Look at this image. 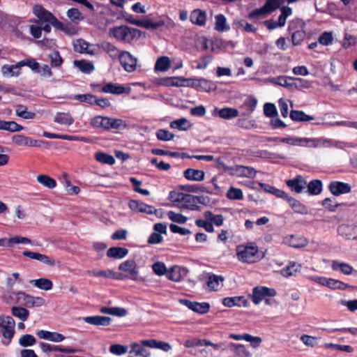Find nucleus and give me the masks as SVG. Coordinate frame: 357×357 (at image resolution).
Returning <instances> with one entry per match:
<instances>
[{
  "label": "nucleus",
  "instance_id": "obj_37",
  "mask_svg": "<svg viewBox=\"0 0 357 357\" xmlns=\"http://www.w3.org/2000/svg\"><path fill=\"white\" fill-rule=\"evenodd\" d=\"M171 66V61L168 56H160L158 58L155 64V70L166 71Z\"/></svg>",
  "mask_w": 357,
  "mask_h": 357
},
{
  "label": "nucleus",
  "instance_id": "obj_59",
  "mask_svg": "<svg viewBox=\"0 0 357 357\" xmlns=\"http://www.w3.org/2000/svg\"><path fill=\"white\" fill-rule=\"evenodd\" d=\"M36 343L35 337L32 335L26 334L19 339V344L22 347H28Z\"/></svg>",
  "mask_w": 357,
  "mask_h": 357
},
{
  "label": "nucleus",
  "instance_id": "obj_1",
  "mask_svg": "<svg viewBox=\"0 0 357 357\" xmlns=\"http://www.w3.org/2000/svg\"><path fill=\"white\" fill-rule=\"evenodd\" d=\"M236 255L238 260L244 263H255L259 260V249L254 243L238 245Z\"/></svg>",
  "mask_w": 357,
  "mask_h": 357
},
{
  "label": "nucleus",
  "instance_id": "obj_23",
  "mask_svg": "<svg viewBox=\"0 0 357 357\" xmlns=\"http://www.w3.org/2000/svg\"><path fill=\"white\" fill-rule=\"evenodd\" d=\"M86 323L94 326H109L111 324L112 319L104 316H91L84 318Z\"/></svg>",
  "mask_w": 357,
  "mask_h": 357
},
{
  "label": "nucleus",
  "instance_id": "obj_9",
  "mask_svg": "<svg viewBox=\"0 0 357 357\" xmlns=\"http://www.w3.org/2000/svg\"><path fill=\"white\" fill-rule=\"evenodd\" d=\"M180 303L199 314H206L210 310V304L207 302L198 303L187 299H180Z\"/></svg>",
  "mask_w": 357,
  "mask_h": 357
},
{
  "label": "nucleus",
  "instance_id": "obj_3",
  "mask_svg": "<svg viewBox=\"0 0 357 357\" xmlns=\"http://www.w3.org/2000/svg\"><path fill=\"white\" fill-rule=\"evenodd\" d=\"M139 30L127 26H119L111 28L109 34L118 40L130 42L139 33Z\"/></svg>",
  "mask_w": 357,
  "mask_h": 357
},
{
  "label": "nucleus",
  "instance_id": "obj_28",
  "mask_svg": "<svg viewBox=\"0 0 357 357\" xmlns=\"http://www.w3.org/2000/svg\"><path fill=\"white\" fill-rule=\"evenodd\" d=\"M88 273L92 275L94 277H102L105 278H112V279H122V275L119 273L114 272L112 270H106V271H89Z\"/></svg>",
  "mask_w": 357,
  "mask_h": 357
},
{
  "label": "nucleus",
  "instance_id": "obj_50",
  "mask_svg": "<svg viewBox=\"0 0 357 357\" xmlns=\"http://www.w3.org/2000/svg\"><path fill=\"white\" fill-rule=\"evenodd\" d=\"M95 158L97 161L102 164L112 165L115 163V159L112 155L102 152L96 153Z\"/></svg>",
  "mask_w": 357,
  "mask_h": 357
},
{
  "label": "nucleus",
  "instance_id": "obj_61",
  "mask_svg": "<svg viewBox=\"0 0 357 357\" xmlns=\"http://www.w3.org/2000/svg\"><path fill=\"white\" fill-rule=\"evenodd\" d=\"M20 244V243H22V244H31V239L26 238V237H24V236H15L9 239H8V241H7V246H10L11 244Z\"/></svg>",
  "mask_w": 357,
  "mask_h": 357
},
{
  "label": "nucleus",
  "instance_id": "obj_19",
  "mask_svg": "<svg viewBox=\"0 0 357 357\" xmlns=\"http://www.w3.org/2000/svg\"><path fill=\"white\" fill-rule=\"evenodd\" d=\"M288 187L296 193H301L307 185V181L301 176H297L293 179L287 181Z\"/></svg>",
  "mask_w": 357,
  "mask_h": 357
},
{
  "label": "nucleus",
  "instance_id": "obj_11",
  "mask_svg": "<svg viewBox=\"0 0 357 357\" xmlns=\"http://www.w3.org/2000/svg\"><path fill=\"white\" fill-rule=\"evenodd\" d=\"M276 291L273 289L265 287H257L254 288L252 299L255 304H259L266 296H274Z\"/></svg>",
  "mask_w": 357,
  "mask_h": 357
},
{
  "label": "nucleus",
  "instance_id": "obj_43",
  "mask_svg": "<svg viewBox=\"0 0 357 357\" xmlns=\"http://www.w3.org/2000/svg\"><path fill=\"white\" fill-rule=\"evenodd\" d=\"M73 64L84 73H90L94 70V66L85 60H75Z\"/></svg>",
  "mask_w": 357,
  "mask_h": 357
},
{
  "label": "nucleus",
  "instance_id": "obj_2",
  "mask_svg": "<svg viewBox=\"0 0 357 357\" xmlns=\"http://www.w3.org/2000/svg\"><path fill=\"white\" fill-rule=\"evenodd\" d=\"M337 234L345 241L357 242V220L340 224L337 227Z\"/></svg>",
  "mask_w": 357,
  "mask_h": 357
},
{
  "label": "nucleus",
  "instance_id": "obj_12",
  "mask_svg": "<svg viewBox=\"0 0 357 357\" xmlns=\"http://www.w3.org/2000/svg\"><path fill=\"white\" fill-rule=\"evenodd\" d=\"M282 243L294 248H301L307 245L308 240L301 236L291 234L283 238Z\"/></svg>",
  "mask_w": 357,
  "mask_h": 357
},
{
  "label": "nucleus",
  "instance_id": "obj_60",
  "mask_svg": "<svg viewBox=\"0 0 357 357\" xmlns=\"http://www.w3.org/2000/svg\"><path fill=\"white\" fill-rule=\"evenodd\" d=\"M22 280L20 277V274L18 273H13L11 275H8L6 278V285L8 289H9L12 291V289L15 284L17 282H22ZM10 294V292H9Z\"/></svg>",
  "mask_w": 357,
  "mask_h": 357
},
{
  "label": "nucleus",
  "instance_id": "obj_44",
  "mask_svg": "<svg viewBox=\"0 0 357 357\" xmlns=\"http://www.w3.org/2000/svg\"><path fill=\"white\" fill-rule=\"evenodd\" d=\"M294 78L285 76H278L277 77H272L268 81L274 84H278L281 86L289 88L293 86V83H290L289 80H293Z\"/></svg>",
  "mask_w": 357,
  "mask_h": 357
},
{
  "label": "nucleus",
  "instance_id": "obj_17",
  "mask_svg": "<svg viewBox=\"0 0 357 357\" xmlns=\"http://www.w3.org/2000/svg\"><path fill=\"white\" fill-rule=\"evenodd\" d=\"M40 347L43 353L45 354H50L53 351H58V352H62L66 354H72L75 353L77 351L76 349L68 348V347H64L62 346H58V345H51L48 343L45 342H40Z\"/></svg>",
  "mask_w": 357,
  "mask_h": 357
},
{
  "label": "nucleus",
  "instance_id": "obj_29",
  "mask_svg": "<svg viewBox=\"0 0 357 357\" xmlns=\"http://www.w3.org/2000/svg\"><path fill=\"white\" fill-rule=\"evenodd\" d=\"M184 177L193 181H202L204 179V172L202 170L188 169L183 173Z\"/></svg>",
  "mask_w": 357,
  "mask_h": 357
},
{
  "label": "nucleus",
  "instance_id": "obj_39",
  "mask_svg": "<svg viewBox=\"0 0 357 357\" xmlns=\"http://www.w3.org/2000/svg\"><path fill=\"white\" fill-rule=\"evenodd\" d=\"M306 187L307 188V192L311 195H319L322 191V183L320 180H312Z\"/></svg>",
  "mask_w": 357,
  "mask_h": 357
},
{
  "label": "nucleus",
  "instance_id": "obj_33",
  "mask_svg": "<svg viewBox=\"0 0 357 357\" xmlns=\"http://www.w3.org/2000/svg\"><path fill=\"white\" fill-rule=\"evenodd\" d=\"M190 21L195 24L202 26L206 22V13L201 10H195L191 13Z\"/></svg>",
  "mask_w": 357,
  "mask_h": 357
},
{
  "label": "nucleus",
  "instance_id": "obj_5",
  "mask_svg": "<svg viewBox=\"0 0 357 357\" xmlns=\"http://www.w3.org/2000/svg\"><path fill=\"white\" fill-rule=\"evenodd\" d=\"M10 294L15 296L17 303H22L26 307H41L45 304V301L43 298L39 296L35 297L24 291H12Z\"/></svg>",
  "mask_w": 357,
  "mask_h": 357
},
{
  "label": "nucleus",
  "instance_id": "obj_22",
  "mask_svg": "<svg viewBox=\"0 0 357 357\" xmlns=\"http://www.w3.org/2000/svg\"><path fill=\"white\" fill-rule=\"evenodd\" d=\"M23 63L19 61L15 65H3L1 67V73L5 77L18 76L20 73V68L23 66Z\"/></svg>",
  "mask_w": 357,
  "mask_h": 357
},
{
  "label": "nucleus",
  "instance_id": "obj_36",
  "mask_svg": "<svg viewBox=\"0 0 357 357\" xmlns=\"http://www.w3.org/2000/svg\"><path fill=\"white\" fill-rule=\"evenodd\" d=\"M135 25L138 26L144 27L147 29L155 30L161 26L163 24L162 22H155L149 19H146L140 21L133 22Z\"/></svg>",
  "mask_w": 357,
  "mask_h": 357
},
{
  "label": "nucleus",
  "instance_id": "obj_10",
  "mask_svg": "<svg viewBox=\"0 0 357 357\" xmlns=\"http://www.w3.org/2000/svg\"><path fill=\"white\" fill-rule=\"evenodd\" d=\"M121 64L129 73L136 70L137 60L128 52H122L119 55Z\"/></svg>",
  "mask_w": 357,
  "mask_h": 357
},
{
  "label": "nucleus",
  "instance_id": "obj_13",
  "mask_svg": "<svg viewBox=\"0 0 357 357\" xmlns=\"http://www.w3.org/2000/svg\"><path fill=\"white\" fill-rule=\"evenodd\" d=\"M119 270L129 274L131 280H136L139 274L136 262L132 259H129L122 262L119 266Z\"/></svg>",
  "mask_w": 357,
  "mask_h": 357
},
{
  "label": "nucleus",
  "instance_id": "obj_14",
  "mask_svg": "<svg viewBox=\"0 0 357 357\" xmlns=\"http://www.w3.org/2000/svg\"><path fill=\"white\" fill-rule=\"evenodd\" d=\"M351 185L341 181H332L328 185V190L332 195L339 196L351 192Z\"/></svg>",
  "mask_w": 357,
  "mask_h": 357
},
{
  "label": "nucleus",
  "instance_id": "obj_47",
  "mask_svg": "<svg viewBox=\"0 0 357 357\" xmlns=\"http://www.w3.org/2000/svg\"><path fill=\"white\" fill-rule=\"evenodd\" d=\"M331 266L335 271L340 269L342 273L345 275H350L353 271V268L349 264L344 262H339L338 261H333Z\"/></svg>",
  "mask_w": 357,
  "mask_h": 357
},
{
  "label": "nucleus",
  "instance_id": "obj_30",
  "mask_svg": "<svg viewBox=\"0 0 357 357\" xmlns=\"http://www.w3.org/2000/svg\"><path fill=\"white\" fill-rule=\"evenodd\" d=\"M29 283L34 287L44 291H49L52 289L53 286L52 282L50 279L45 278L31 280L29 281Z\"/></svg>",
  "mask_w": 357,
  "mask_h": 357
},
{
  "label": "nucleus",
  "instance_id": "obj_34",
  "mask_svg": "<svg viewBox=\"0 0 357 357\" xmlns=\"http://www.w3.org/2000/svg\"><path fill=\"white\" fill-rule=\"evenodd\" d=\"M54 121L61 125L70 126L74 119L69 113L58 112L55 115Z\"/></svg>",
  "mask_w": 357,
  "mask_h": 357
},
{
  "label": "nucleus",
  "instance_id": "obj_56",
  "mask_svg": "<svg viewBox=\"0 0 357 357\" xmlns=\"http://www.w3.org/2000/svg\"><path fill=\"white\" fill-rule=\"evenodd\" d=\"M26 109H27L26 107L22 105H18L16 107V110H15L16 114L18 116L22 117L24 119H33L35 117L36 114L33 112H28Z\"/></svg>",
  "mask_w": 357,
  "mask_h": 357
},
{
  "label": "nucleus",
  "instance_id": "obj_53",
  "mask_svg": "<svg viewBox=\"0 0 357 357\" xmlns=\"http://www.w3.org/2000/svg\"><path fill=\"white\" fill-rule=\"evenodd\" d=\"M259 185L262 188H264V190L265 191H266L269 193H271L279 198L284 199V198L287 197V193L285 192H284L283 190L277 189L273 186L268 185L263 183H259Z\"/></svg>",
  "mask_w": 357,
  "mask_h": 357
},
{
  "label": "nucleus",
  "instance_id": "obj_46",
  "mask_svg": "<svg viewBox=\"0 0 357 357\" xmlns=\"http://www.w3.org/2000/svg\"><path fill=\"white\" fill-rule=\"evenodd\" d=\"M102 91L108 93L122 94L125 92V88L121 85H115L112 83H108L102 87Z\"/></svg>",
  "mask_w": 357,
  "mask_h": 357
},
{
  "label": "nucleus",
  "instance_id": "obj_15",
  "mask_svg": "<svg viewBox=\"0 0 357 357\" xmlns=\"http://www.w3.org/2000/svg\"><path fill=\"white\" fill-rule=\"evenodd\" d=\"M208 82L204 79L183 78L180 77V87H193L197 90H206Z\"/></svg>",
  "mask_w": 357,
  "mask_h": 357
},
{
  "label": "nucleus",
  "instance_id": "obj_49",
  "mask_svg": "<svg viewBox=\"0 0 357 357\" xmlns=\"http://www.w3.org/2000/svg\"><path fill=\"white\" fill-rule=\"evenodd\" d=\"M215 29L220 32H223L225 31H227L229 29V27L227 26L226 17L225 15L222 14H219L215 17Z\"/></svg>",
  "mask_w": 357,
  "mask_h": 357
},
{
  "label": "nucleus",
  "instance_id": "obj_32",
  "mask_svg": "<svg viewBox=\"0 0 357 357\" xmlns=\"http://www.w3.org/2000/svg\"><path fill=\"white\" fill-rule=\"evenodd\" d=\"M73 46L75 51L77 52L93 54V50H91L92 46L82 39H78L75 41Z\"/></svg>",
  "mask_w": 357,
  "mask_h": 357
},
{
  "label": "nucleus",
  "instance_id": "obj_64",
  "mask_svg": "<svg viewBox=\"0 0 357 357\" xmlns=\"http://www.w3.org/2000/svg\"><path fill=\"white\" fill-rule=\"evenodd\" d=\"M305 37V32L304 30H298L293 33L291 36V40L294 45H298L301 43Z\"/></svg>",
  "mask_w": 357,
  "mask_h": 357
},
{
  "label": "nucleus",
  "instance_id": "obj_4",
  "mask_svg": "<svg viewBox=\"0 0 357 357\" xmlns=\"http://www.w3.org/2000/svg\"><path fill=\"white\" fill-rule=\"evenodd\" d=\"M15 322L10 316H0V327L3 334V344L8 345L15 334Z\"/></svg>",
  "mask_w": 357,
  "mask_h": 357
},
{
  "label": "nucleus",
  "instance_id": "obj_8",
  "mask_svg": "<svg viewBox=\"0 0 357 357\" xmlns=\"http://www.w3.org/2000/svg\"><path fill=\"white\" fill-rule=\"evenodd\" d=\"M228 172L232 176H237L239 177L255 178L257 171L251 167L243 165H236L227 168Z\"/></svg>",
  "mask_w": 357,
  "mask_h": 357
},
{
  "label": "nucleus",
  "instance_id": "obj_7",
  "mask_svg": "<svg viewBox=\"0 0 357 357\" xmlns=\"http://www.w3.org/2000/svg\"><path fill=\"white\" fill-rule=\"evenodd\" d=\"M33 13L41 22H48L53 26L54 25L61 26V24H59V20L53 15V14L45 9L40 5L34 6L33 8Z\"/></svg>",
  "mask_w": 357,
  "mask_h": 357
},
{
  "label": "nucleus",
  "instance_id": "obj_63",
  "mask_svg": "<svg viewBox=\"0 0 357 357\" xmlns=\"http://www.w3.org/2000/svg\"><path fill=\"white\" fill-rule=\"evenodd\" d=\"M51 66L52 67H59L61 65L63 59L58 51H54L49 54Z\"/></svg>",
  "mask_w": 357,
  "mask_h": 357
},
{
  "label": "nucleus",
  "instance_id": "obj_24",
  "mask_svg": "<svg viewBox=\"0 0 357 357\" xmlns=\"http://www.w3.org/2000/svg\"><path fill=\"white\" fill-rule=\"evenodd\" d=\"M129 208L135 212L151 214L152 206L137 200H131L128 204Z\"/></svg>",
  "mask_w": 357,
  "mask_h": 357
},
{
  "label": "nucleus",
  "instance_id": "obj_57",
  "mask_svg": "<svg viewBox=\"0 0 357 357\" xmlns=\"http://www.w3.org/2000/svg\"><path fill=\"white\" fill-rule=\"evenodd\" d=\"M227 197L231 200H241L243 199V194L241 189L231 187L227 192Z\"/></svg>",
  "mask_w": 357,
  "mask_h": 357
},
{
  "label": "nucleus",
  "instance_id": "obj_26",
  "mask_svg": "<svg viewBox=\"0 0 357 357\" xmlns=\"http://www.w3.org/2000/svg\"><path fill=\"white\" fill-rule=\"evenodd\" d=\"M218 116L223 119H231L238 116L239 112L237 109L231 107H224L220 109H215Z\"/></svg>",
  "mask_w": 357,
  "mask_h": 357
},
{
  "label": "nucleus",
  "instance_id": "obj_18",
  "mask_svg": "<svg viewBox=\"0 0 357 357\" xmlns=\"http://www.w3.org/2000/svg\"><path fill=\"white\" fill-rule=\"evenodd\" d=\"M23 255L30 259L38 260L50 266H54L56 265L54 259L47 255H43L39 252L24 251L23 252Z\"/></svg>",
  "mask_w": 357,
  "mask_h": 357
},
{
  "label": "nucleus",
  "instance_id": "obj_21",
  "mask_svg": "<svg viewBox=\"0 0 357 357\" xmlns=\"http://www.w3.org/2000/svg\"><path fill=\"white\" fill-rule=\"evenodd\" d=\"M142 346H146L151 349H158L164 351H168L171 349L169 344L162 342L161 340L149 339L142 341Z\"/></svg>",
  "mask_w": 357,
  "mask_h": 357
},
{
  "label": "nucleus",
  "instance_id": "obj_62",
  "mask_svg": "<svg viewBox=\"0 0 357 357\" xmlns=\"http://www.w3.org/2000/svg\"><path fill=\"white\" fill-rule=\"evenodd\" d=\"M196 225L199 227L204 228L208 232H213L214 228L210 220H206L205 218L204 219H199L195 221Z\"/></svg>",
  "mask_w": 357,
  "mask_h": 357
},
{
  "label": "nucleus",
  "instance_id": "obj_27",
  "mask_svg": "<svg viewBox=\"0 0 357 357\" xmlns=\"http://www.w3.org/2000/svg\"><path fill=\"white\" fill-rule=\"evenodd\" d=\"M222 303L225 306L228 307L241 305L246 307L248 305V301L242 296L227 297L223 299Z\"/></svg>",
  "mask_w": 357,
  "mask_h": 357
},
{
  "label": "nucleus",
  "instance_id": "obj_48",
  "mask_svg": "<svg viewBox=\"0 0 357 357\" xmlns=\"http://www.w3.org/2000/svg\"><path fill=\"white\" fill-rule=\"evenodd\" d=\"M290 117L293 121H309L314 119L312 116L306 114L303 111L298 110H291Z\"/></svg>",
  "mask_w": 357,
  "mask_h": 357
},
{
  "label": "nucleus",
  "instance_id": "obj_42",
  "mask_svg": "<svg viewBox=\"0 0 357 357\" xmlns=\"http://www.w3.org/2000/svg\"><path fill=\"white\" fill-rule=\"evenodd\" d=\"M286 199L289 204L290 206L294 210L296 213H304L306 212L305 206L302 204L299 201L291 197H289L287 194V197L284 198Z\"/></svg>",
  "mask_w": 357,
  "mask_h": 357
},
{
  "label": "nucleus",
  "instance_id": "obj_54",
  "mask_svg": "<svg viewBox=\"0 0 357 357\" xmlns=\"http://www.w3.org/2000/svg\"><path fill=\"white\" fill-rule=\"evenodd\" d=\"M107 116H97L91 121V125L95 128L107 130Z\"/></svg>",
  "mask_w": 357,
  "mask_h": 357
},
{
  "label": "nucleus",
  "instance_id": "obj_45",
  "mask_svg": "<svg viewBox=\"0 0 357 357\" xmlns=\"http://www.w3.org/2000/svg\"><path fill=\"white\" fill-rule=\"evenodd\" d=\"M11 312L14 317L18 318L22 321H26L29 315V311L23 307H13Z\"/></svg>",
  "mask_w": 357,
  "mask_h": 357
},
{
  "label": "nucleus",
  "instance_id": "obj_41",
  "mask_svg": "<svg viewBox=\"0 0 357 357\" xmlns=\"http://www.w3.org/2000/svg\"><path fill=\"white\" fill-rule=\"evenodd\" d=\"M23 127L15 121H5L0 120V130L10 132H17L22 130Z\"/></svg>",
  "mask_w": 357,
  "mask_h": 357
},
{
  "label": "nucleus",
  "instance_id": "obj_20",
  "mask_svg": "<svg viewBox=\"0 0 357 357\" xmlns=\"http://www.w3.org/2000/svg\"><path fill=\"white\" fill-rule=\"evenodd\" d=\"M142 346V341L139 344L132 343L130 345L128 357H149L151 354Z\"/></svg>",
  "mask_w": 357,
  "mask_h": 357
},
{
  "label": "nucleus",
  "instance_id": "obj_35",
  "mask_svg": "<svg viewBox=\"0 0 357 357\" xmlns=\"http://www.w3.org/2000/svg\"><path fill=\"white\" fill-rule=\"evenodd\" d=\"M100 312L116 317H125L127 314V310L125 308L119 307H101Z\"/></svg>",
  "mask_w": 357,
  "mask_h": 357
},
{
  "label": "nucleus",
  "instance_id": "obj_38",
  "mask_svg": "<svg viewBox=\"0 0 357 357\" xmlns=\"http://www.w3.org/2000/svg\"><path fill=\"white\" fill-rule=\"evenodd\" d=\"M128 253V250L124 248L113 247L109 248L107 252L109 257L115 259H121Z\"/></svg>",
  "mask_w": 357,
  "mask_h": 357
},
{
  "label": "nucleus",
  "instance_id": "obj_6",
  "mask_svg": "<svg viewBox=\"0 0 357 357\" xmlns=\"http://www.w3.org/2000/svg\"><path fill=\"white\" fill-rule=\"evenodd\" d=\"M285 1L286 0H266L265 4L261 8L252 10L249 14V17L257 18L266 15L277 10Z\"/></svg>",
  "mask_w": 357,
  "mask_h": 357
},
{
  "label": "nucleus",
  "instance_id": "obj_25",
  "mask_svg": "<svg viewBox=\"0 0 357 357\" xmlns=\"http://www.w3.org/2000/svg\"><path fill=\"white\" fill-rule=\"evenodd\" d=\"M224 278L220 275H211L208 277L207 286L210 291H215L223 287Z\"/></svg>",
  "mask_w": 357,
  "mask_h": 357
},
{
  "label": "nucleus",
  "instance_id": "obj_16",
  "mask_svg": "<svg viewBox=\"0 0 357 357\" xmlns=\"http://www.w3.org/2000/svg\"><path fill=\"white\" fill-rule=\"evenodd\" d=\"M198 197L191 195H183L180 197V208H188L190 210L198 209L197 204L199 203Z\"/></svg>",
  "mask_w": 357,
  "mask_h": 357
},
{
  "label": "nucleus",
  "instance_id": "obj_58",
  "mask_svg": "<svg viewBox=\"0 0 357 357\" xmlns=\"http://www.w3.org/2000/svg\"><path fill=\"white\" fill-rule=\"evenodd\" d=\"M318 139L315 138H298V146L310 148H317L320 145Z\"/></svg>",
  "mask_w": 357,
  "mask_h": 357
},
{
  "label": "nucleus",
  "instance_id": "obj_51",
  "mask_svg": "<svg viewBox=\"0 0 357 357\" xmlns=\"http://www.w3.org/2000/svg\"><path fill=\"white\" fill-rule=\"evenodd\" d=\"M203 215L206 220H210L212 225L214 224L216 226H221L223 224L224 217L222 215H214L211 211H206Z\"/></svg>",
  "mask_w": 357,
  "mask_h": 357
},
{
  "label": "nucleus",
  "instance_id": "obj_55",
  "mask_svg": "<svg viewBox=\"0 0 357 357\" xmlns=\"http://www.w3.org/2000/svg\"><path fill=\"white\" fill-rule=\"evenodd\" d=\"M301 266L295 262L290 264L286 268L282 269L281 273L284 277L288 278L294 275L296 272L300 271Z\"/></svg>",
  "mask_w": 357,
  "mask_h": 357
},
{
  "label": "nucleus",
  "instance_id": "obj_31",
  "mask_svg": "<svg viewBox=\"0 0 357 357\" xmlns=\"http://www.w3.org/2000/svg\"><path fill=\"white\" fill-rule=\"evenodd\" d=\"M126 128V123L122 119L107 117V130H121Z\"/></svg>",
  "mask_w": 357,
  "mask_h": 357
},
{
  "label": "nucleus",
  "instance_id": "obj_40",
  "mask_svg": "<svg viewBox=\"0 0 357 357\" xmlns=\"http://www.w3.org/2000/svg\"><path fill=\"white\" fill-rule=\"evenodd\" d=\"M229 349L233 351L238 357H249L250 353L245 347L242 344L230 343L229 344Z\"/></svg>",
  "mask_w": 357,
  "mask_h": 357
},
{
  "label": "nucleus",
  "instance_id": "obj_52",
  "mask_svg": "<svg viewBox=\"0 0 357 357\" xmlns=\"http://www.w3.org/2000/svg\"><path fill=\"white\" fill-rule=\"evenodd\" d=\"M36 178H37V181L39 183L42 184L43 185L45 186L50 189H52V188H54L56 187V181L47 175H44V174L38 175Z\"/></svg>",
  "mask_w": 357,
  "mask_h": 357
}]
</instances>
